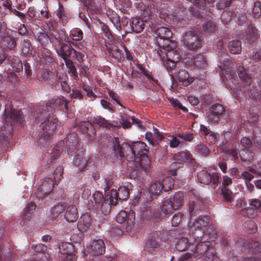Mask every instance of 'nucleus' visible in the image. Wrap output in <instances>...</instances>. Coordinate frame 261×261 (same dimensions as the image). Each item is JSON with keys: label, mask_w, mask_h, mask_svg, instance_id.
Listing matches in <instances>:
<instances>
[{"label": "nucleus", "mask_w": 261, "mask_h": 261, "mask_svg": "<svg viewBox=\"0 0 261 261\" xmlns=\"http://www.w3.org/2000/svg\"><path fill=\"white\" fill-rule=\"evenodd\" d=\"M199 182L204 185H208L212 183L214 185H217L219 181V174L217 172H213L210 174L208 171L201 170L197 174Z\"/></svg>", "instance_id": "13"}, {"label": "nucleus", "mask_w": 261, "mask_h": 261, "mask_svg": "<svg viewBox=\"0 0 261 261\" xmlns=\"http://www.w3.org/2000/svg\"><path fill=\"white\" fill-rule=\"evenodd\" d=\"M212 243L210 241L199 242L195 247L193 255L194 258L199 259L208 252L213 251Z\"/></svg>", "instance_id": "12"}, {"label": "nucleus", "mask_w": 261, "mask_h": 261, "mask_svg": "<svg viewBox=\"0 0 261 261\" xmlns=\"http://www.w3.org/2000/svg\"><path fill=\"white\" fill-rule=\"evenodd\" d=\"M118 198L119 200H125L129 195V192L128 188L125 187H120L118 189Z\"/></svg>", "instance_id": "52"}, {"label": "nucleus", "mask_w": 261, "mask_h": 261, "mask_svg": "<svg viewBox=\"0 0 261 261\" xmlns=\"http://www.w3.org/2000/svg\"><path fill=\"white\" fill-rule=\"evenodd\" d=\"M60 253L62 255L60 257L63 260H76V257L74 254V246L68 242H61L58 245Z\"/></svg>", "instance_id": "10"}, {"label": "nucleus", "mask_w": 261, "mask_h": 261, "mask_svg": "<svg viewBox=\"0 0 261 261\" xmlns=\"http://www.w3.org/2000/svg\"><path fill=\"white\" fill-rule=\"evenodd\" d=\"M246 39L248 42L251 44L256 43L257 40L260 37L259 31L252 24L248 25L246 30Z\"/></svg>", "instance_id": "20"}, {"label": "nucleus", "mask_w": 261, "mask_h": 261, "mask_svg": "<svg viewBox=\"0 0 261 261\" xmlns=\"http://www.w3.org/2000/svg\"><path fill=\"white\" fill-rule=\"evenodd\" d=\"M232 3V0H220L216 5L218 10H223L229 7Z\"/></svg>", "instance_id": "63"}, {"label": "nucleus", "mask_w": 261, "mask_h": 261, "mask_svg": "<svg viewBox=\"0 0 261 261\" xmlns=\"http://www.w3.org/2000/svg\"><path fill=\"white\" fill-rule=\"evenodd\" d=\"M11 66L13 70L15 72H19L23 70V63L18 58L12 59Z\"/></svg>", "instance_id": "51"}, {"label": "nucleus", "mask_w": 261, "mask_h": 261, "mask_svg": "<svg viewBox=\"0 0 261 261\" xmlns=\"http://www.w3.org/2000/svg\"><path fill=\"white\" fill-rule=\"evenodd\" d=\"M32 248L35 252L39 253V255L38 256V258H39V257H42V254L44 255V254H49L46 252L47 247L45 245L42 244L33 245Z\"/></svg>", "instance_id": "47"}, {"label": "nucleus", "mask_w": 261, "mask_h": 261, "mask_svg": "<svg viewBox=\"0 0 261 261\" xmlns=\"http://www.w3.org/2000/svg\"><path fill=\"white\" fill-rule=\"evenodd\" d=\"M169 200H172V204L175 210H177L183 206L184 203V195L183 192L175 193L173 198L170 197Z\"/></svg>", "instance_id": "32"}, {"label": "nucleus", "mask_w": 261, "mask_h": 261, "mask_svg": "<svg viewBox=\"0 0 261 261\" xmlns=\"http://www.w3.org/2000/svg\"><path fill=\"white\" fill-rule=\"evenodd\" d=\"M65 42L61 40V38L58 40V42L60 45L58 51H57L58 55L64 60L69 59L72 51H73V48L70 41L68 38L64 39Z\"/></svg>", "instance_id": "14"}, {"label": "nucleus", "mask_w": 261, "mask_h": 261, "mask_svg": "<svg viewBox=\"0 0 261 261\" xmlns=\"http://www.w3.org/2000/svg\"><path fill=\"white\" fill-rule=\"evenodd\" d=\"M84 151L83 148L76 149L73 155L72 164L79 168L80 170L84 169L88 165L86 160L83 159Z\"/></svg>", "instance_id": "19"}, {"label": "nucleus", "mask_w": 261, "mask_h": 261, "mask_svg": "<svg viewBox=\"0 0 261 261\" xmlns=\"http://www.w3.org/2000/svg\"><path fill=\"white\" fill-rule=\"evenodd\" d=\"M218 67L221 70L225 71V72L227 74L228 72L230 71V68L233 65L230 59V57L227 54L222 53L219 57Z\"/></svg>", "instance_id": "22"}, {"label": "nucleus", "mask_w": 261, "mask_h": 261, "mask_svg": "<svg viewBox=\"0 0 261 261\" xmlns=\"http://www.w3.org/2000/svg\"><path fill=\"white\" fill-rule=\"evenodd\" d=\"M173 158L175 161L182 162H187L192 165H195L196 161L193 157L192 154L187 150L179 151L173 155Z\"/></svg>", "instance_id": "18"}, {"label": "nucleus", "mask_w": 261, "mask_h": 261, "mask_svg": "<svg viewBox=\"0 0 261 261\" xmlns=\"http://www.w3.org/2000/svg\"><path fill=\"white\" fill-rule=\"evenodd\" d=\"M65 144H78L77 134L75 132H69L65 139Z\"/></svg>", "instance_id": "53"}, {"label": "nucleus", "mask_w": 261, "mask_h": 261, "mask_svg": "<svg viewBox=\"0 0 261 261\" xmlns=\"http://www.w3.org/2000/svg\"><path fill=\"white\" fill-rule=\"evenodd\" d=\"M64 62L68 69V73L73 76H77V72L73 62L70 59L64 61Z\"/></svg>", "instance_id": "50"}, {"label": "nucleus", "mask_w": 261, "mask_h": 261, "mask_svg": "<svg viewBox=\"0 0 261 261\" xmlns=\"http://www.w3.org/2000/svg\"><path fill=\"white\" fill-rule=\"evenodd\" d=\"M54 187V182L50 177H46L42 182L38 190L40 191L42 194H48L53 190Z\"/></svg>", "instance_id": "29"}, {"label": "nucleus", "mask_w": 261, "mask_h": 261, "mask_svg": "<svg viewBox=\"0 0 261 261\" xmlns=\"http://www.w3.org/2000/svg\"><path fill=\"white\" fill-rule=\"evenodd\" d=\"M186 219L185 216L180 212L175 213L171 219V224L172 226H178L182 221Z\"/></svg>", "instance_id": "42"}, {"label": "nucleus", "mask_w": 261, "mask_h": 261, "mask_svg": "<svg viewBox=\"0 0 261 261\" xmlns=\"http://www.w3.org/2000/svg\"><path fill=\"white\" fill-rule=\"evenodd\" d=\"M184 42L187 48L190 50H196L202 47L201 39L197 32L191 29L185 32L184 36Z\"/></svg>", "instance_id": "5"}, {"label": "nucleus", "mask_w": 261, "mask_h": 261, "mask_svg": "<svg viewBox=\"0 0 261 261\" xmlns=\"http://www.w3.org/2000/svg\"><path fill=\"white\" fill-rule=\"evenodd\" d=\"M55 108L48 105L44 106L42 111L37 113L35 116L34 122L38 124L42 122L40 125L43 129V134L41 136L44 140L48 139L50 135H53L57 127L58 118L54 113Z\"/></svg>", "instance_id": "2"}, {"label": "nucleus", "mask_w": 261, "mask_h": 261, "mask_svg": "<svg viewBox=\"0 0 261 261\" xmlns=\"http://www.w3.org/2000/svg\"><path fill=\"white\" fill-rule=\"evenodd\" d=\"M237 72L240 80L243 82L248 84L246 88L247 90V94L249 97H251L255 96L254 90H252L253 86H251V85L252 76L249 73V71L244 66L239 65L237 66Z\"/></svg>", "instance_id": "9"}, {"label": "nucleus", "mask_w": 261, "mask_h": 261, "mask_svg": "<svg viewBox=\"0 0 261 261\" xmlns=\"http://www.w3.org/2000/svg\"><path fill=\"white\" fill-rule=\"evenodd\" d=\"M202 105H210L214 101V97L211 93H205L201 98Z\"/></svg>", "instance_id": "61"}, {"label": "nucleus", "mask_w": 261, "mask_h": 261, "mask_svg": "<svg viewBox=\"0 0 261 261\" xmlns=\"http://www.w3.org/2000/svg\"><path fill=\"white\" fill-rule=\"evenodd\" d=\"M220 194L222 196L224 201H231L232 199V192L227 187L225 186L221 187Z\"/></svg>", "instance_id": "43"}, {"label": "nucleus", "mask_w": 261, "mask_h": 261, "mask_svg": "<svg viewBox=\"0 0 261 261\" xmlns=\"http://www.w3.org/2000/svg\"><path fill=\"white\" fill-rule=\"evenodd\" d=\"M63 167L59 166L56 168L54 172V178L56 182L63 178Z\"/></svg>", "instance_id": "60"}, {"label": "nucleus", "mask_w": 261, "mask_h": 261, "mask_svg": "<svg viewBox=\"0 0 261 261\" xmlns=\"http://www.w3.org/2000/svg\"><path fill=\"white\" fill-rule=\"evenodd\" d=\"M195 151L204 157H207L210 154V150L206 145L200 142L194 147Z\"/></svg>", "instance_id": "37"}, {"label": "nucleus", "mask_w": 261, "mask_h": 261, "mask_svg": "<svg viewBox=\"0 0 261 261\" xmlns=\"http://www.w3.org/2000/svg\"><path fill=\"white\" fill-rule=\"evenodd\" d=\"M210 221V217L208 215H199L198 218L194 221L193 225L194 227H202L211 231V227L213 226L209 225Z\"/></svg>", "instance_id": "24"}, {"label": "nucleus", "mask_w": 261, "mask_h": 261, "mask_svg": "<svg viewBox=\"0 0 261 261\" xmlns=\"http://www.w3.org/2000/svg\"><path fill=\"white\" fill-rule=\"evenodd\" d=\"M109 52L111 56L117 61H120L121 60H123V54L117 46L115 48L111 49L109 50Z\"/></svg>", "instance_id": "49"}, {"label": "nucleus", "mask_w": 261, "mask_h": 261, "mask_svg": "<svg viewBox=\"0 0 261 261\" xmlns=\"http://www.w3.org/2000/svg\"><path fill=\"white\" fill-rule=\"evenodd\" d=\"M249 245V241H247L241 243L238 242L236 246L237 249L245 255L250 253L251 249Z\"/></svg>", "instance_id": "41"}, {"label": "nucleus", "mask_w": 261, "mask_h": 261, "mask_svg": "<svg viewBox=\"0 0 261 261\" xmlns=\"http://www.w3.org/2000/svg\"><path fill=\"white\" fill-rule=\"evenodd\" d=\"M146 145L142 141L134 142L131 144L124 142L121 143L118 137L112 139L113 150L116 156L126 157L130 161L139 162L140 167L147 172L150 164Z\"/></svg>", "instance_id": "1"}, {"label": "nucleus", "mask_w": 261, "mask_h": 261, "mask_svg": "<svg viewBox=\"0 0 261 261\" xmlns=\"http://www.w3.org/2000/svg\"><path fill=\"white\" fill-rule=\"evenodd\" d=\"M177 79L179 82L182 83L184 86L187 87L191 84L194 81V78L190 77L188 72L184 69L176 70L174 73Z\"/></svg>", "instance_id": "21"}, {"label": "nucleus", "mask_w": 261, "mask_h": 261, "mask_svg": "<svg viewBox=\"0 0 261 261\" xmlns=\"http://www.w3.org/2000/svg\"><path fill=\"white\" fill-rule=\"evenodd\" d=\"M71 91V93L69 95L71 99H77L79 100H82L83 99L84 95L80 90L73 88Z\"/></svg>", "instance_id": "64"}, {"label": "nucleus", "mask_w": 261, "mask_h": 261, "mask_svg": "<svg viewBox=\"0 0 261 261\" xmlns=\"http://www.w3.org/2000/svg\"><path fill=\"white\" fill-rule=\"evenodd\" d=\"M174 180L172 178L168 177L163 179L162 183L160 181L151 182L149 191L150 193V198L153 199V196H159L162 190L165 192L168 191L173 188Z\"/></svg>", "instance_id": "6"}, {"label": "nucleus", "mask_w": 261, "mask_h": 261, "mask_svg": "<svg viewBox=\"0 0 261 261\" xmlns=\"http://www.w3.org/2000/svg\"><path fill=\"white\" fill-rule=\"evenodd\" d=\"M244 226L250 231V233H254L257 230L256 223L252 220H248L245 223Z\"/></svg>", "instance_id": "62"}, {"label": "nucleus", "mask_w": 261, "mask_h": 261, "mask_svg": "<svg viewBox=\"0 0 261 261\" xmlns=\"http://www.w3.org/2000/svg\"><path fill=\"white\" fill-rule=\"evenodd\" d=\"M247 13L254 18H258L261 16V4L259 1L254 2L247 10Z\"/></svg>", "instance_id": "31"}, {"label": "nucleus", "mask_w": 261, "mask_h": 261, "mask_svg": "<svg viewBox=\"0 0 261 261\" xmlns=\"http://www.w3.org/2000/svg\"><path fill=\"white\" fill-rule=\"evenodd\" d=\"M22 47V51L26 57H30L32 55V46L30 42L24 40Z\"/></svg>", "instance_id": "57"}, {"label": "nucleus", "mask_w": 261, "mask_h": 261, "mask_svg": "<svg viewBox=\"0 0 261 261\" xmlns=\"http://www.w3.org/2000/svg\"><path fill=\"white\" fill-rule=\"evenodd\" d=\"M83 32L80 29L76 28L71 31L70 36L72 37V40L75 41H81L83 38Z\"/></svg>", "instance_id": "56"}, {"label": "nucleus", "mask_w": 261, "mask_h": 261, "mask_svg": "<svg viewBox=\"0 0 261 261\" xmlns=\"http://www.w3.org/2000/svg\"><path fill=\"white\" fill-rule=\"evenodd\" d=\"M92 122L94 124L98 125L100 127L108 128L109 129L113 126H120V125H116L109 123L104 118L99 116L94 117L92 119Z\"/></svg>", "instance_id": "35"}, {"label": "nucleus", "mask_w": 261, "mask_h": 261, "mask_svg": "<svg viewBox=\"0 0 261 261\" xmlns=\"http://www.w3.org/2000/svg\"><path fill=\"white\" fill-rule=\"evenodd\" d=\"M208 233L210 235H213L216 233V231L213 227H211V231L204 229L202 227H194L191 234V237L195 241L199 242L201 241L202 238L204 234Z\"/></svg>", "instance_id": "23"}, {"label": "nucleus", "mask_w": 261, "mask_h": 261, "mask_svg": "<svg viewBox=\"0 0 261 261\" xmlns=\"http://www.w3.org/2000/svg\"><path fill=\"white\" fill-rule=\"evenodd\" d=\"M166 46L160 47L158 54L163 60H168L178 61L180 58V54L177 50V45L176 42L172 41L168 43Z\"/></svg>", "instance_id": "4"}, {"label": "nucleus", "mask_w": 261, "mask_h": 261, "mask_svg": "<svg viewBox=\"0 0 261 261\" xmlns=\"http://www.w3.org/2000/svg\"><path fill=\"white\" fill-rule=\"evenodd\" d=\"M88 250L91 255L98 256L105 252L106 245L102 239H94L91 242Z\"/></svg>", "instance_id": "15"}, {"label": "nucleus", "mask_w": 261, "mask_h": 261, "mask_svg": "<svg viewBox=\"0 0 261 261\" xmlns=\"http://www.w3.org/2000/svg\"><path fill=\"white\" fill-rule=\"evenodd\" d=\"M188 59L190 60H187L190 64L193 65L196 68L201 69L205 70L208 66L207 61L205 57L203 54H198L195 56L191 54L188 55Z\"/></svg>", "instance_id": "16"}, {"label": "nucleus", "mask_w": 261, "mask_h": 261, "mask_svg": "<svg viewBox=\"0 0 261 261\" xmlns=\"http://www.w3.org/2000/svg\"><path fill=\"white\" fill-rule=\"evenodd\" d=\"M116 221L120 224L124 223L126 231L130 232L135 224V213L132 210L127 212L121 211L116 215Z\"/></svg>", "instance_id": "7"}, {"label": "nucleus", "mask_w": 261, "mask_h": 261, "mask_svg": "<svg viewBox=\"0 0 261 261\" xmlns=\"http://www.w3.org/2000/svg\"><path fill=\"white\" fill-rule=\"evenodd\" d=\"M190 246L187 237H181L175 244V248L178 251L183 252L187 250Z\"/></svg>", "instance_id": "34"}, {"label": "nucleus", "mask_w": 261, "mask_h": 261, "mask_svg": "<svg viewBox=\"0 0 261 261\" xmlns=\"http://www.w3.org/2000/svg\"><path fill=\"white\" fill-rule=\"evenodd\" d=\"M65 150L69 157H72L75 154L76 149L80 148L77 144H65Z\"/></svg>", "instance_id": "59"}, {"label": "nucleus", "mask_w": 261, "mask_h": 261, "mask_svg": "<svg viewBox=\"0 0 261 261\" xmlns=\"http://www.w3.org/2000/svg\"><path fill=\"white\" fill-rule=\"evenodd\" d=\"M84 6L91 12V14L97 13L99 9L93 0H81Z\"/></svg>", "instance_id": "38"}, {"label": "nucleus", "mask_w": 261, "mask_h": 261, "mask_svg": "<svg viewBox=\"0 0 261 261\" xmlns=\"http://www.w3.org/2000/svg\"><path fill=\"white\" fill-rule=\"evenodd\" d=\"M210 112L221 116L225 112V109L221 104L217 102L212 105L210 108Z\"/></svg>", "instance_id": "45"}, {"label": "nucleus", "mask_w": 261, "mask_h": 261, "mask_svg": "<svg viewBox=\"0 0 261 261\" xmlns=\"http://www.w3.org/2000/svg\"><path fill=\"white\" fill-rule=\"evenodd\" d=\"M66 205L64 203H58L53 206L50 210L49 218L54 220L61 214L65 210Z\"/></svg>", "instance_id": "28"}, {"label": "nucleus", "mask_w": 261, "mask_h": 261, "mask_svg": "<svg viewBox=\"0 0 261 261\" xmlns=\"http://www.w3.org/2000/svg\"><path fill=\"white\" fill-rule=\"evenodd\" d=\"M78 126L82 134L90 137H93L95 135L96 131L91 123L83 122Z\"/></svg>", "instance_id": "26"}, {"label": "nucleus", "mask_w": 261, "mask_h": 261, "mask_svg": "<svg viewBox=\"0 0 261 261\" xmlns=\"http://www.w3.org/2000/svg\"><path fill=\"white\" fill-rule=\"evenodd\" d=\"M92 198L94 201V205L97 208H99L103 201L107 199V198L104 197L102 193L99 191H96L93 194Z\"/></svg>", "instance_id": "40"}, {"label": "nucleus", "mask_w": 261, "mask_h": 261, "mask_svg": "<svg viewBox=\"0 0 261 261\" xmlns=\"http://www.w3.org/2000/svg\"><path fill=\"white\" fill-rule=\"evenodd\" d=\"M77 228L83 233L86 232L91 226V217L88 215L82 216L77 223Z\"/></svg>", "instance_id": "25"}, {"label": "nucleus", "mask_w": 261, "mask_h": 261, "mask_svg": "<svg viewBox=\"0 0 261 261\" xmlns=\"http://www.w3.org/2000/svg\"><path fill=\"white\" fill-rule=\"evenodd\" d=\"M156 35V43L160 47H165L168 43H171L173 40L170 38L172 37V32L168 27H160L155 30Z\"/></svg>", "instance_id": "8"}, {"label": "nucleus", "mask_w": 261, "mask_h": 261, "mask_svg": "<svg viewBox=\"0 0 261 261\" xmlns=\"http://www.w3.org/2000/svg\"><path fill=\"white\" fill-rule=\"evenodd\" d=\"M65 97L64 96H54L48 102L46 103L45 106L47 105L52 106L51 105H54L55 107H59L60 106H62L64 103V99Z\"/></svg>", "instance_id": "55"}, {"label": "nucleus", "mask_w": 261, "mask_h": 261, "mask_svg": "<svg viewBox=\"0 0 261 261\" xmlns=\"http://www.w3.org/2000/svg\"><path fill=\"white\" fill-rule=\"evenodd\" d=\"M4 115L6 122L0 126V144L2 145L6 144L8 136L12 135L13 124L22 125L24 122V116L20 110L11 109L8 113L5 110Z\"/></svg>", "instance_id": "3"}, {"label": "nucleus", "mask_w": 261, "mask_h": 261, "mask_svg": "<svg viewBox=\"0 0 261 261\" xmlns=\"http://www.w3.org/2000/svg\"><path fill=\"white\" fill-rule=\"evenodd\" d=\"M78 217L77 210L74 205H71L67 207L64 215V218L67 221L75 222L77 220Z\"/></svg>", "instance_id": "27"}, {"label": "nucleus", "mask_w": 261, "mask_h": 261, "mask_svg": "<svg viewBox=\"0 0 261 261\" xmlns=\"http://www.w3.org/2000/svg\"><path fill=\"white\" fill-rule=\"evenodd\" d=\"M184 167V164L182 163L174 162H173L170 166L169 172L170 174L172 176H176L177 175L179 170Z\"/></svg>", "instance_id": "44"}, {"label": "nucleus", "mask_w": 261, "mask_h": 261, "mask_svg": "<svg viewBox=\"0 0 261 261\" xmlns=\"http://www.w3.org/2000/svg\"><path fill=\"white\" fill-rule=\"evenodd\" d=\"M161 242V238L160 234L157 232L152 233L145 243L144 250L148 254L156 253L160 246Z\"/></svg>", "instance_id": "11"}, {"label": "nucleus", "mask_w": 261, "mask_h": 261, "mask_svg": "<svg viewBox=\"0 0 261 261\" xmlns=\"http://www.w3.org/2000/svg\"><path fill=\"white\" fill-rule=\"evenodd\" d=\"M240 143L243 150L250 148L253 144L252 139L246 137H243L241 139Z\"/></svg>", "instance_id": "58"}, {"label": "nucleus", "mask_w": 261, "mask_h": 261, "mask_svg": "<svg viewBox=\"0 0 261 261\" xmlns=\"http://www.w3.org/2000/svg\"><path fill=\"white\" fill-rule=\"evenodd\" d=\"M111 202L109 201L108 198H107V199L103 201V202L100 204L99 208H100L101 213L104 215H108L109 214L111 211Z\"/></svg>", "instance_id": "48"}, {"label": "nucleus", "mask_w": 261, "mask_h": 261, "mask_svg": "<svg viewBox=\"0 0 261 261\" xmlns=\"http://www.w3.org/2000/svg\"><path fill=\"white\" fill-rule=\"evenodd\" d=\"M137 67L141 71V72L146 77L147 79L152 81L156 85H159V81L151 76V72L146 69L141 64H138Z\"/></svg>", "instance_id": "46"}, {"label": "nucleus", "mask_w": 261, "mask_h": 261, "mask_svg": "<svg viewBox=\"0 0 261 261\" xmlns=\"http://www.w3.org/2000/svg\"><path fill=\"white\" fill-rule=\"evenodd\" d=\"M36 205L34 202H29L28 205L23 209L21 213L22 218L24 220H29L30 218V215L35 210Z\"/></svg>", "instance_id": "36"}, {"label": "nucleus", "mask_w": 261, "mask_h": 261, "mask_svg": "<svg viewBox=\"0 0 261 261\" xmlns=\"http://www.w3.org/2000/svg\"><path fill=\"white\" fill-rule=\"evenodd\" d=\"M143 20L138 17H133L130 21L131 30L136 33H140L144 28Z\"/></svg>", "instance_id": "30"}, {"label": "nucleus", "mask_w": 261, "mask_h": 261, "mask_svg": "<svg viewBox=\"0 0 261 261\" xmlns=\"http://www.w3.org/2000/svg\"><path fill=\"white\" fill-rule=\"evenodd\" d=\"M250 253H258L261 252V244L258 241L254 240L249 241Z\"/></svg>", "instance_id": "54"}, {"label": "nucleus", "mask_w": 261, "mask_h": 261, "mask_svg": "<svg viewBox=\"0 0 261 261\" xmlns=\"http://www.w3.org/2000/svg\"><path fill=\"white\" fill-rule=\"evenodd\" d=\"M199 130L201 134L204 136L206 142L209 145L215 144L219 140V134L211 130L205 125L201 124Z\"/></svg>", "instance_id": "17"}, {"label": "nucleus", "mask_w": 261, "mask_h": 261, "mask_svg": "<svg viewBox=\"0 0 261 261\" xmlns=\"http://www.w3.org/2000/svg\"><path fill=\"white\" fill-rule=\"evenodd\" d=\"M161 210L165 215L172 213L173 210H175L172 204V200L168 199L164 201Z\"/></svg>", "instance_id": "39"}, {"label": "nucleus", "mask_w": 261, "mask_h": 261, "mask_svg": "<svg viewBox=\"0 0 261 261\" xmlns=\"http://www.w3.org/2000/svg\"><path fill=\"white\" fill-rule=\"evenodd\" d=\"M242 43L237 39L232 40L228 44V47L231 54H239L242 51Z\"/></svg>", "instance_id": "33"}]
</instances>
